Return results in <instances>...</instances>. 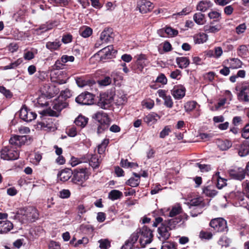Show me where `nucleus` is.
<instances>
[{
  "instance_id": "1",
  "label": "nucleus",
  "mask_w": 249,
  "mask_h": 249,
  "mask_svg": "<svg viewBox=\"0 0 249 249\" xmlns=\"http://www.w3.org/2000/svg\"><path fill=\"white\" fill-rule=\"evenodd\" d=\"M14 215L12 217L18 219L22 223L34 222L38 218L37 210L32 207L21 209L16 213H12Z\"/></svg>"
},
{
  "instance_id": "2",
  "label": "nucleus",
  "mask_w": 249,
  "mask_h": 249,
  "mask_svg": "<svg viewBox=\"0 0 249 249\" xmlns=\"http://www.w3.org/2000/svg\"><path fill=\"white\" fill-rule=\"evenodd\" d=\"M64 66V63L60 59L56 61L55 64L53 66V70L51 71V80L52 82L59 85L66 83L67 78H63V72L56 71V70L62 69Z\"/></svg>"
},
{
  "instance_id": "3",
  "label": "nucleus",
  "mask_w": 249,
  "mask_h": 249,
  "mask_svg": "<svg viewBox=\"0 0 249 249\" xmlns=\"http://www.w3.org/2000/svg\"><path fill=\"white\" fill-rule=\"evenodd\" d=\"M137 231L140 237L139 242L141 248H145L147 245L152 242V231L147 227L144 226L142 228L137 229Z\"/></svg>"
},
{
  "instance_id": "4",
  "label": "nucleus",
  "mask_w": 249,
  "mask_h": 249,
  "mask_svg": "<svg viewBox=\"0 0 249 249\" xmlns=\"http://www.w3.org/2000/svg\"><path fill=\"white\" fill-rule=\"evenodd\" d=\"M114 93L107 91L100 94V98L98 105L101 108L106 109L111 106L114 100Z\"/></svg>"
},
{
  "instance_id": "5",
  "label": "nucleus",
  "mask_w": 249,
  "mask_h": 249,
  "mask_svg": "<svg viewBox=\"0 0 249 249\" xmlns=\"http://www.w3.org/2000/svg\"><path fill=\"white\" fill-rule=\"evenodd\" d=\"M88 178L89 174L87 168H77L74 171L72 181L75 184H82Z\"/></svg>"
},
{
  "instance_id": "6",
  "label": "nucleus",
  "mask_w": 249,
  "mask_h": 249,
  "mask_svg": "<svg viewBox=\"0 0 249 249\" xmlns=\"http://www.w3.org/2000/svg\"><path fill=\"white\" fill-rule=\"evenodd\" d=\"M189 208H194L196 207L197 212L195 213V209L193 210L192 212H191V215L192 217L197 216L198 214L201 213L203 212V208L205 206V203L203 201L202 197H196L192 199L188 203Z\"/></svg>"
},
{
  "instance_id": "7",
  "label": "nucleus",
  "mask_w": 249,
  "mask_h": 249,
  "mask_svg": "<svg viewBox=\"0 0 249 249\" xmlns=\"http://www.w3.org/2000/svg\"><path fill=\"white\" fill-rule=\"evenodd\" d=\"M210 226L216 232H224L228 231L226 221L222 218H216L212 219Z\"/></svg>"
},
{
  "instance_id": "8",
  "label": "nucleus",
  "mask_w": 249,
  "mask_h": 249,
  "mask_svg": "<svg viewBox=\"0 0 249 249\" xmlns=\"http://www.w3.org/2000/svg\"><path fill=\"white\" fill-rule=\"evenodd\" d=\"M94 96L89 92H83L78 95L75 99V101L81 105H90L94 103Z\"/></svg>"
},
{
  "instance_id": "9",
  "label": "nucleus",
  "mask_w": 249,
  "mask_h": 249,
  "mask_svg": "<svg viewBox=\"0 0 249 249\" xmlns=\"http://www.w3.org/2000/svg\"><path fill=\"white\" fill-rule=\"evenodd\" d=\"M19 157L18 151L10 149L8 147H4L1 151V158L5 160H15Z\"/></svg>"
},
{
  "instance_id": "10",
  "label": "nucleus",
  "mask_w": 249,
  "mask_h": 249,
  "mask_svg": "<svg viewBox=\"0 0 249 249\" xmlns=\"http://www.w3.org/2000/svg\"><path fill=\"white\" fill-rule=\"evenodd\" d=\"M19 116L25 122H30L36 118V114L24 106L20 110Z\"/></svg>"
},
{
  "instance_id": "11",
  "label": "nucleus",
  "mask_w": 249,
  "mask_h": 249,
  "mask_svg": "<svg viewBox=\"0 0 249 249\" xmlns=\"http://www.w3.org/2000/svg\"><path fill=\"white\" fill-rule=\"evenodd\" d=\"M230 176L235 179L242 180L245 178V170L239 167H234L229 170Z\"/></svg>"
},
{
  "instance_id": "12",
  "label": "nucleus",
  "mask_w": 249,
  "mask_h": 249,
  "mask_svg": "<svg viewBox=\"0 0 249 249\" xmlns=\"http://www.w3.org/2000/svg\"><path fill=\"white\" fill-rule=\"evenodd\" d=\"M112 45H109L100 50L97 54L100 55L101 60L103 61L110 58L116 53Z\"/></svg>"
},
{
  "instance_id": "13",
  "label": "nucleus",
  "mask_w": 249,
  "mask_h": 249,
  "mask_svg": "<svg viewBox=\"0 0 249 249\" xmlns=\"http://www.w3.org/2000/svg\"><path fill=\"white\" fill-rule=\"evenodd\" d=\"M170 230L166 223L163 222L158 229V237L159 239L161 241H164L168 239L171 235V233L169 232Z\"/></svg>"
},
{
  "instance_id": "14",
  "label": "nucleus",
  "mask_w": 249,
  "mask_h": 249,
  "mask_svg": "<svg viewBox=\"0 0 249 249\" xmlns=\"http://www.w3.org/2000/svg\"><path fill=\"white\" fill-rule=\"evenodd\" d=\"M30 138L29 136L26 135H14L9 140V143L13 146L20 147L22 145L25 144L27 140L30 139Z\"/></svg>"
},
{
  "instance_id": "15",
  "label": "nucleus",
  "mask_w": 249,
  "mask_h": 249,
  "mask_svg": "<svg viewBox=\"0 0 249 249\" xmlns=\"http://www.w3.org/2000/svg\"><path fill=\"white\" fill-rule=\"evenodd\" d=\"M237 98L240 102H249V84L243 85L237 94Z\"/></svg>"
},
{
  "instance_id": "16",
  "label": "nucleus",
  "mask_w": 249,
  "mask_h": 249,
  "mask_svg": "<svg viewBox=\"0 0 249 249\" xmlns=\"http://www.w3.org/2000/svg\"><path fill=\"white\" fill-rule=\"evenodd\" d=\"M137 8L142 14H145L151 11L153 8L152 3L146 0H140L137 2Z\"/></svg>"
},
{
  "instance_id": "17",
  "label": "nucleus",
  "mask_w": 249,
  "mask_h": 249,
  "mask_svg": "<svg viewBox=\"0 0 249 249\" xmlns=\"http://www.w3.org/2000/svg\"><path fill=\"white\" fill-rule=\"evenodd\" d=\"M186 89L181 85H178L174 87L171 90V94L175 99L179 100L185 95Z\"/></svg>"
},
{
  "instance_id": "18",
  "label": "nucleus",
  "mask_w": 249,
  "mask_h": 249,
  "mask_svg": "<svg viewBox=\"0 0 249 249\" xmlns=\"http://www.w3.org/2000/svg\"><path fill=\"white\" fill-rule=\"evenodd\" d=\"M92 118L96 120L100 124L109 125L110 120L108 115L103 111H98L92 116Z\"/></svg>"
},
{
  "instance_id": "19",
  "label": "nucleus",
  "mask_w": 249,
  "mask_h": 249,
  "mask_svg": "<svg viewBox=\"0 0 249 249\" xmlns=\"http://www.w3.org/2000/svg\"><path fill=\"white\" fill-rule=\"evenodd\" d=\"M139 237V235L137 230L134 232H133L126 241L124 246V249H132L134 247V244L137 241Z\"/></svg>"
},
{
  "instance_id": "20",
  "label": "nucleus",
  "mask_w": 249,
  "mask_h": 249,
  "mask_svg": "<svg viewBox=\"0 0 249 249\" xmlns=\"http://www.w3.org/2000/svg\"><path fill=\"white\" fill-rule=\"evenodd\" d=\"M44 89H43V92L44 94H46L47 96L50 97L54 96L55 95L57 94L59 90L58 88H56L55 86L49 85L46 84L44 86Z\"/></svg>"
},
{
  "instance_id": "21",
  "label": "nucleus",
  "mask_w": 249,
  "mask_h": 249,
  "mask_svg": "<svg viewBox=\"0 0 249 249\" xmlns=\"http://www.w3.org/2000/svg\"><path fill=\"white\" fill-rule=\"evenodd\" d=\"M213 22H211L210 24L205 25L203 27L204 31L207 33H216L221 29V24H217L213 25Z\"/></svg>"
},
{
  "instance_id": "22",
  "label": "nucleus",
  "mask_w": 249,
  "mask_h": 249,
  "mask_svg": "<svg viewBox=\"0 0 249 249\" xmlns=\"http://www.w3.org/2000/svg\"><path fill=\"white\" fill-rule=\"evenodd\" d=\"M100 39L102 42H104L105 43L110 42L113 39L111 29H107L104 30L100 35Z\"/></svg>"
},
{
  "instance_id": "23",
  "label": "nucleus",
  "mask_w": 249,
  "mask_h": 249,
  "mask_svg": "<svg viewBox=\"0 0 249 249\" xmlns=\"http://www.w3.org/2000/svg\"><path fill=\"white\" fill-rule=\"evenodd\" d=\"M13 228V223L10 221H0V233H6L11 231Z\"/></svg>"
},
{
  "instance_id": "24",
  "label": "nucleus",
  "mask_w": 249,
  "mask_h": 249,
  "mask_svg": "<svg viewBox=\"0 0 249 249\" xmlns=\"http://www.w3.org/2000/svg\"><path fill=\"white\" fill-rule=\"evenodd\" d=\"M238 154L241 157H244L249 154V142L244 141L240 145Z\"/></svg>"
},
{
  "instance_id": "25",
  "label": "nucleus",
  "mask_w": 249,
  "mask_h": 249,
  "mask_svg": "<svg viewBox=\"0 0 249 249\" xmlns=\"http://www.w3.org/2000/svg\"><path fill=\"white\" fill-rule=\"evenodd\" d=\"M71 171L68 169H65L59 172L57 175L58 179L63 182L67 181L71 176Z\"/></svg>"
},
{
  "instance_id": "26",
  "label": "nucleus",
  "mask_w": 249,
  "mask_h": 249,
  "mask_svg": "<svg viewBox=\"0 0 249 249\" xmlns=\"http://www.w3.org/2000/svg\"><path fill=\"white\" fill-rule=\"evenodd\" d=\"M65 105L63 104L57 103L55 104L53 106V109L56 111L52 110L51 109L47 111V114L49 116H58V112L61 111L64 107Z\"/></svg>"
},
{
  "instance_id": "27",
  "label": "nucleus",
  "mask_w": 249,
  "mask_h": 249,
  "mask_svg": "<svg viewBox=\"0 0 249 249\" xmlns=\"http://www.w3.org/2000/svg\"><path fill=\"white\" fill-rule=\"evenodd\" d=\"M213 4L210 0L200 1L196 6V9L201 12H205L212 6Z\"/></svg>"
},
{
  "instance_id": "28",
  "label": "nucleus",
  "mask_w": 249,
  "mask_h": 249,
  "mask_svg": "<svg viewBox=\"0 0 249 249\" xmlns=\"http://www.w3.org/2000/svg\"><path fill=\"white\" fill-rule=\"evenodd\" d=\"M164 31L168 36L170 37H173L177 36L178 34V30L173 29L171 27H166L164 30H160L158 31V33L160 36H164V35L162 34Z\"/></svg>"
},
{
  "instance_id": "29",
  "label": "nucleus",
  "mask_w": 249,
  "mask_h": 249,
  "mask_svg": "<svg viewBox=\"0 0 249 249\" xmlns=\"http://www.w3.org/2000/svg\"><path fill=\"white\" fill-rule=\"evenodd\" d=\"M182 221V218L180 217H176L175 218L170 219L164 222L169 228V230L175 229L177 225Z\"/></svg>"
},
{
  "instance_id": "30",
  "label": "nucleus",
  "mask_w": 249,
  "mask_h": 249,
  "mask_svg": "<svg viewBox=\"0 0 249 249\" xmlns=\"http://www.w3.org/2000/svg\"><path fill=\"white\" fill-rule=\"evenodd\" d=\"M89 119L82 115H79L74 121L75 124L81 128H83L87 124Z\"/></svg>"
},
{
  "instance_id": "31",
  "label": "nucleus",
  "mask_w": 249,
  "mask_h": 249,
  "mask_svg": "<svg viewBox=\"0 0 249 249\" xmlns=\"http://www.w3.org/2000/svg\"><path fill=\"white\" fill-rule=\"evenodd\" d=\"M217 144L219 149L223 151L228 150L232 145L231 142L228 140H219L217 142Z\"/></svg>"
},
{
  "instance_id": "32",
  "label": "nucleus",
  "mask_w": 249,
  "mask_h": 249,
  "mask_svg": "<svg viewBox=\"0 0 249 249\" xmlns=\"http://www.w3.org/2000/svg\"><path fill=\"white\" fill-rule=\"evenodd\" d=\"M176 62L181 69L187 68L190 64L189 59L186 57H180L176 58Z\"/></svg>"
},
{
  "instance_id": "33",
  "label": "nucleus",
  "mask_w": 249,
  "mask_h": 249,
  "mask_svg": "<svg viewBox=\"0 0 249 249\" xmlns=\"http://www.w3.org/2000/svg\"><path fill=\"white\" fill-rule=\"evenodd\" d=\"M158 116L157 114L155 113H151L145 116L143 118V121L148 125H152L157 122V120L156 117Z\"/></svg>"
},
{
  "instance_id": "34",
  "label": "nucleus",
  "mask_w": 249,
  "mask_h": 249,
  "mask_svg": "<svg viewBox=\"0 0 249 249\" xmlns=\"http://www.w3.org/2000/svg\"><path fill=\"white\" fill-rule=\"evenodd\" d=\"M29 158L31 162L35 165H37L42 159V155L39 152H34L30 154Z\"/></svg>"
},
{
  "instance_id": "35",
  "label": "nucleus",
  "mask_w": 249,
  "mask_h": 249,
  "mask_svg": "<svg viewBox=\"0 0 249 249\" xmlns=\"http://www.w3.org/2000/svg\"><path fill=\"white\" fill-rule=\"evenodd\" d=\"M133 175L136 178H131L127 180L126 183L132 187H135L139 185L140 181L141 176L135 173H134Z\"/></svg>"
},
{
  "instance_id": "36",
  "label": "nucleus",
  "mask_w": 249,
  "mask_h": 249,
  "mask_svg": "<svg viewBox=\"0 0 249 249\" xmlns=\"http://www.w3.org/2000/svg\"><path fill=\"white\" fill-rule=\"evenodd\" d=\"M230 68L232 69H237L242 67V62L238 58H231L229 60Z\"/></svg>"
},
{
  "instance_id": "37",
  "label": "nucleus",
  "mask_w": 249,
  "mask_h": 249,
  "mask_svg": "<svg viewBox=\"0 0 249 249\" xmlns=\"http://www.w3.org/2000/svg\"><path fill=\"white\" fill-rule=\"evenodd\" d=\"M208 39V36L204 33H200L196 35L195 37L196 43L201 44L205 42Z\"/></svg>"
},
{
  "instance_id": "38",
  "label": "nucleus",
  "mask_w": 249,
  "mask_h": 249,
  "mask_svg": "<svg viewBox=\"0 0 249 249\" xmlns=\"http://www.w3.org/2000/svg\"><path fill=\"white\" fill-rule=\"evenodd\" d=\"M60 46L61 43L60 41L57 40L53 42H48L46 44V48L51 51L58 49Z\"/></svg>"
},
{
  "instance_id": "39",
  "label": "nucleus",
  "mask_w": 249,
  "mask_h": 249,
  "mask_svg": "<svg viewBox=\"0 0 249 249\" xmlns=\"http://www.w3.org/2000/svg\"><path fill=\"white\" fill-rule=\"evenodd\" d=\"M214 178L217 179L216 186L218 189H221L226 185L227 180L219 176V172H216Z\"/></svg>"
},
{
  "instance_id": "40",
  "label": "nucleus",
  "mask_w": 249,
  "mask_h": 249,
  "mask_svg": "<svg viewBox=\"0 0 249 249\" xmlns=\"http://www.w3.org/2000/svg\"><path fill=\"white\" fill-rule=\"evenodd\" d=\"M122 196L123 193L120 191L117 190H112L108 194V198L112 200L119 199Z\"/></svg>"
},
{
  "instance_id": "41",
  "label": "nucleus",
  "mask_w": 249,
  "mask_h": 249,
  "mask_svg": "<svg viewBox=\"0 0 249 249\" xmlns=\"http://www.w3.org/2000/svg\"><path fill=\"white\" fill-rule=\"evenodd\" d=\"M76 83L78 87L83 88L85 86L89 85L90 86L91 84H95L94 81H91L89 80H86L84 78L78 77L76 79Z\"/></svg>"
},
{
  "instance_id": "42",
  "label": "nucleus",
  "mask_w": 249,
  "mask_h": 249,
  "mask_svg": "<svg viewBox=\"0 0 249 249\" xmlns=\"http://www.w3.org/2000/svg\"><path fill=\"white\" fill-rule=\"evenodd\" d=\"M79 32L82 36L86 38L89 37L92 34V30L89 27L85 26L81 28Z\"/></svg>"
},
{
  "instance_id": "43",
  "label": "nucleus",
  "mask_w": 249,
  "mask_h": 249,
  "mask_svg": "<svg viewBox=\"0 0 249 249\" xmlns=\"http://www.w3.org/2000/svg\"><path fill=\"white\" fill-rule=\"evenodd\" d=\"M194 21L199 25H203L205 22V16L201 13H196L193 17Z\"/></svg>"
},
{
  "instance_id": "44",
  "label": "nucleus",
  "mask_w": 249,
  "mask_h": 249,
  "mask_svg": "<svg viewBox=\"0 0 249 249\" xmlns=\"http://www.w3.org/2000/svg\"><path fill=\"white\" fill-rule=\"evenodd\" d=\"M221 13L218 11H212L208 14V17L211 19H213V21L219 22L221 18Z\"/></svg>"
},
{
  "instance_id": "45",
  "label": "nucleus",
  "mask_w": 249,
  "mask_h": 249,
  "mask_svg": "<svg viewBox=\"0 0 249 249\" xmlns=\"http://www.w3.org/2000/svg\"><path fill=\"white\" fill-rule=\"evenodd\" d=\"M231 242V239L228 238L227 236H223L220 238L218 241L219 245L221 246V247L227 248L229 246Z\"/></svg>"
},
{
  "instance_id": "46",
  "label": "nucleus",
  "mask_w": 249,
  "mask_h": 249,
  "mask_svg": "<svg viewBox=\"0 0 249 249\" xmlns=\"http://www.w3.org/2000/svg\"><path fill=\"white\" fill-rule=\"evenodd\" d=\"M100 162L101 161L99 160L98 156L96 155H92L89 163V165L93 168H96L99 166Z\"/></svg>"
},
{
  "instance_id": "47",
  "label": "nucleus",
  "mask_w": 249,
  "mask_h": 249,
  "mask_svg": "<svg viewBox=\"0 0 249 249\" xmlns=\"http://www.w3.org/2000/svg\"><path fill=\"white\" fill-rule=\"evenodd\" d=\"M54 23L53 22H48L45 24L40 25L39 28L37 29L36 30H41L42 32H45L52 29L54 27Z\"/></svg>"
},
{
  "instance_id": "48",
  "label": "nucleus",
  "mask_w": 249,
  "mask_h": 249,
  "mask_svg": "<svg viewBox=\"0 0 249 249\" xmlns=\"http://www.w3.org/2000/svg\"><path fill=\"white\" fill-rule=\"evenodd\" d=\"M182 208L179 205L173 206L169 213V216L173 217L181 213Z\"/></svg>"
},
{
  "instance_id": "49",
  "label": "nucleus",
  "mask_w": 249,
  "mask_h": 249,
  "mask_svg": "<svg viewBox=\"0 0 249 249\" xmlns=\"http://www.w3.org/2000/svg\"><path fill=\"white\" fill-rule=\"evenodd\" d=\"M146 60V56L144 54H141L138 56L137 58V62L138 65L140 66L138 67V69H139L140 71H142L143 69L144 66H145L144 61Z\"/></svg>"
},
{
  "instance_id": "50",
  "label": "nucleus",
  "mask_w": 249,
  "mask_h": 249,
  "mask_svg": "<svg viewBox=\"0 0 249 249\" xmlns=\"http://www.w3.org/2000/svg\"><path fill=\"white\" fill-rule=\"evenodd\" d=\"M23 62L22 58H18L14 62L11 63L9 65L4 66L3 70H6L9 69H15L18 66Z\"/></svg>"
},
{
  "instance_id": "51",
  "label": "nucleus",
  "mask_w": 249,
  "mask_h": 249,
  "mask_svg": "<svg viewBox=\"0 0 249 249\" xmlns=\"http://www.w3.org/2000/svg\"><path fill=\"white\" fill-rule=\"evenodd\" d=\"M108 139H104L102 142V143L98 145V152L99 154L101 155L105 152L106 149V147L108 145Z\"/></svg>"
},
{
  "instance_id": "52",
  "label": "nucleus",
  "mask_w": 249,
  "mask_h": 249,
  "mask_svg": "<svg viewBox=\"0 0 249 249\" xmlns=\"http://www.w3.org/2000/svg\"><path fill=\"white\" fill-rule=\"evenodd\" d=\"M191 11L192 10L190 8L185 7L181 12L174 14L172 16L174 18H177L178 17L181 18L189 14Z\"/></svg>"
},
{
  "instance_id": "53",
  "label": "nucleus",
  "mask_w": 249,
  "mask_h": 249,
  "mask_svg": "<svg viewBox=\"0 0 249 249\" xmlns=\"http://www.w3.org/2000/svg\"><path fill=\"white\" fill-rule=\"evenodd\" d=\"M78 216L81 217L83 214L87 212V209L84 204L79 203L76 208Z\"/></svg>"
},
{
  "instance_id": "54",
  "label": "nucleus",
  "mask_w": 249,
  "mask_h": 249,
  "mask_svg": "<svg viewBox=\"0 0 249 249\" xmlns=\"http://www.w3.org/2000/svg\"><path fill=\"white\" fill-rule=\"evenodd\" d=\"M197 105V103L194 101H189L185 103L184 105L185 110L186 112L192 111L194 109Z\"/></svg>"
},
{
  "instance_id": "55",
  "label": "nucleus",
  "mask_w": 249,
  "mask_h": 249,
  "mask_svg": "<svg viewBox=\"0 0 249 249\" xmlns=\"http://www.w3.org/2000/svg\"><path fill=\"white\" fill-rule=\"evenodd\" d=\"M171 132V126L170 125H166L160 132V137L163 139L168 136Z\"/></svg>"
},
{
  "instance_id": "56",
  "label": "nucleus",
  "mask_w": 249,
  "mask_h": 249,
  "mask_svg": "<svg viewBox=\"0 0 249 249\" xmlns=\"http://www.w3.org/2000/svg\"><path fill=\"white\" fill-rule=\"evenodd\" d=\"M160 249H177L175 244L169 241H162Z\"/></svg>"
},
{
  "instance_id": "57",
  "label": "nucleus",
  "mask_w": 249,
  "mask_h": 249,
  "mask_svg": "<svg viewBox=\"0 0 249 249\" xmlns=\"http://www.w3.org/2000/svg\"><path fill=\"white\" fill-rule=\"evenodd\" d=\"M101 249H108L110 247V242L107 239H102L98 241Z\"/></svg>"
},
{
  "instance_id": "58",
  "label": "nucleus",
  "mask_w": 249,
  "mask_h": 249,
  "mask_svg": "<svg viewBox=\"0 0 249 249\" xmlns=\"http://www.w3.org/2000/svg\"><path fill=\"white\" fill-rule=\"evenodd\" d=\"M248 49L245 45H240L237 49V53L240 56H245L247 55Z\"/></svg>"
},
{
  "instance_id": "59",
  "label": "nucleus",
  "mask_w": 249,
  "mask_h": 249,
  "mask_svg": "<svg viewBox=\"0 0 249 249\" xmlns=\"http://www.w3.org/2000/svg\"><path fill=\"white\" fill-rule=\"evenodd\" d=\"M111 78L109 76H106L103 79L98 81V83L102 86H107L110 85L111 83Z\"/></svg>"
},
{
  "instance_id": "60",
  "label": "nucleus",
  "mask_w": 249,
  "mask_h": 249,
  "mask_svg": "<svg viewBox=\"0 0 249 249\" xmlns=\"http://www.w3.org/2000/svg\"><path fill=\"white\" fill-rule=\"evenodd\" d=\"M247 29V25L245 23L238 25L235 28V32L237 35L243 34Z\"/></svg>"
},
{
  "instance_id": "61",
  "label": "nucleus",
  "mask_w": 249,
  "mask_h": 249,
  "mask_svg": "<svg viewBox=\"0 0 249 249\" xmlns=\"http://www.w3.org/2000/svg\"><path fill=\"white\" fill-rule=\"evenodd\" d=\"M50 122H48L44 119H43L41 121L38 122L37 126L40 129H45L46 128H50Z\"/></svg>"
},
{
  "instance_id": "62",
  "label": "nucleus",
  "mask_w": 249,
  "mask_h": 249,
  "mask_svg": "<svg viewBox=\"0 0 249 249\" xmlns=\"http://www.w3.org/2000/svg\"><path fill=\"white\" fill-rule=\"evenodd\" d=\"M203 193L207 196L213 197L215 196L217 192L213 190L210 188L209 187H207L204 189L203 190Z\"/></svg>"
},
{
  "instance_id": "63",
  "label": "nucleus",
  "mask_w": 249,
  "mask_h": 249,
  "mask_svg": "<svg viewBox=\"0 0 249 249\" xmlns=\"http://www.w3.org/2000/svg\"><path fill=\"white\" fill-rule=\"evenodd\" d=\"M71 196V192L68 189H63L59 192V196L62 198H68Z\"/></svg>"
},
{
  "instance_id": "64",
  "label": "nucleus",
  "mask_w": 249,
  "mask_h": 249,
  "mask_svg": "<svg viewBox=\"0 0 249 249\" xmlns=\"http://www.w3.org/2000/svg\"><path fill=\"white\" fill-rule=\"evenodd\" d=\"M242 137L246 139H249V124H247L243 128L242 132Z\"/></svg>"
}]
</instances>
